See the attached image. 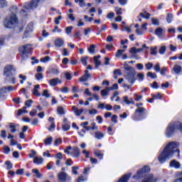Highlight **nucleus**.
Listing matches in <instances>:
<instances>
[{
  "label": "nucleus",
  "mask_w": 182,
  "mask_h": 182,
  "mask_svg": "<svg viewBox=\"0 0 182 182\" xmlns=\"http://www.w3.org/2000/svg\"><path fill=\"white\" fill-rule=\"evenodd\" d=\"M164 32L165 31L163 30V28L159 27L155 30V35L157 36H163V33H164Z\"/></svg>",
  "instance_id": "obj_24"
},
{
  "label": "nucleus",
  "mask_w": 182,
  "mask_h": 182,
  "mask_svg": "<svg viewBox=\"0 0 182 182\" xmlns=\"http://www.w3.org/2000/svg\"><path fill=\"white\" fill-rule=\"evenodd\" d=\"M139 15L141 16V18H144L145 19L150 18V14L146 11L141 12L139 14Z\"/></svg>",
  "instance_id": "obj_28"
},
{
  "label": "nucleus",
  "mask_w": 182,
  "mask_h": 182,
  "mask_svg": "<svg viewBox=\"0 0 182 182\" xmlns=\"http://www.w3.org/2000/svg\"><path fill=\"white\" fill-rule=\"evenodd\" d=\"M35 164H42L43 163V158L36 156L33 160Z\"/></svg>",
  "instance_id": "obj_26"
},
{
  "label": "nucleus",
  "mask_w": 182,
  "mask_h": 182,
  "mask_svg": "<svg viewBox=\"0 0 182 182\" xmlns=\"http://www.w3.org/2000/svg\"><path fill=\"white\" fill-rule=\"evenodd\" d=\"M31 48V45H25L23 46L20 47L19 52L21 53H29Z\"/></svg>",
  "instance_id": "obj_12"
},
{
  "label": "nucleus",
  "mask_w": 182,
  "mask_h": 182,
  "mask_svg": "<svg viewBox=\"0 0 182 182\" xmlns=\"http://www.w3.org/2000/svg\"><path fill=\"white\" fill-rule=\"evenodd\" d=\"M84 19H85V22H92V21H93L92 17H89L87 15L84 16Z\"/></svg>",
  "instance_id": "obj_55"
},
{
  "label": "nucleus",
  "mask_w": 182,
  "mask_h": 182,
  "mask_svg": "<svg viewBox=\"0 0 182 182\" xmlns=\"http://www.w3.org/2000/svg\"><path fill=\"white\" fill-rule=\"evenodd\" d=\"M8 92V87H4L0 90V96H4Z\"/></svg>",
  "instance_id": "obj_38"
},
{
  "label": "nucleus",
  "mask_w": 182,
  "mask_h": 182,
  "mask_svg": "<svg viewBox=\"0 0 182 182\" xmlns=\"http://www.w3.org/2000/svg\"><path fill=\"white\" fill-rule=\"evenodd\" d=\"M124 52V50H118L115 54V57L120 58L122 56V55H123Z\"/></svg>",
  "instance_id": "obj_47"
},
{
  "label": "nucleus",
  "mask_w": 182,
  "mask_h": 182,
  "mask_svg": "<svg viewBox=\"0 0 182 182\" xmlns=\"http://www.w3.org/2000/svg\"><path fill=\"white\" fill-rule=\"evenodd\" d=\"M6 166H7V170H11L12 168V164L9 161L5 162Z\"/></svg>",
  "instance_id": "obj_56"
},
{
  "label": "nucleus",
  "mask_w": 182,
  "mask_h": 182,
  "mask_svg": "<svg viewBox=\"0 0 182 182\" xmlns=\"http://www.w3.org/2000/svg\"><path fill=\"white\" fill-rule=\"evenodd\" d=\"M94 134H95V139H97V140H102V139H103V137H105V134L99 130L95 132L94 133Z\"/></svg>",
  "instance_id": "obj_16"
},
{
  "label": "nucleus",
  "mask_w": 182,
  "mask_h": 182,
  "mask_svg": "<svg viewBox=\"0 0 182 182\" xmlns=\"http://www.w3.org/2000/svg\"><path fill=\"white\" fill-rule=\"evenodd\" d=\"M87 59H89L88 57L81 58V63H82V65H84V66H86V65H87Z\"/></svg>",
  "instance_id": "obj_41"
},
{
  "label": "nucleus",
  "mask_w": 182,
  "mask_h": 182,
  "mask_svg": "<svg viewBox=\"0 0 182 182\" xmlns=\"http://www.w3.org/2000/svg\"><path fill=\"white\" fill-rule=\"evenodd\" d=\"M114 75H118L119 76H122V71L120 70V69H116L114 70Z\"/></svg>",
  "instance_id": "obj_63"
},
{
  "label": "nucleus",
  "mask_w": 182,
  "mask_h": 182,
  "mask_svg": "<svg viewBox=\"0 0 182 182\" xmlns=\"http://www.w3.org/2000/svg\"><path fill=\"white\" fill-rule=\"evenodd\" d=\"M175 153H177L178 156L180 155L178 144L176 141L169 142L165 146L163 151L159 153L158 161L163 164V163H166L167 160L171 159Z\"/></svg>",
  "instance_id": "obj_1"
},
{
  "label": "nucleus",
  "mask_w": 182,
  "mask_h": 182,
  "mask_svg": "<svg viewBox=\"0 0 182 182\" xmlns=\"http://www.w3.org/2000/svg\"><path fill=\"white\" fill-rule=\"evenodd\" d=\"M131 176H132L131 173L124 175L121 178H119L118 182H127L129 181V179L130 178Z\"/></svg>",
  "instance_id": "obj_18"
},
{
  "label": "nucleus",
  "mask_w": 182,
  "mask_h": 182,
  "mask_svg": "<svg viewBox=\"0 0 182 182\" xmlns=\"http://www.w3.org/2000/svg\"><path fill=\"white\" fill-rule=\"evenodd\" d=\"M8 6V2L6 0H0V8H6Z\"/></svg>",
  "instance_id": "obj_35"
},
{
  "label": "nucleus",
  "mask_w": 182,
  "mask_h": 182,
  "mask_svg": "<svg viewBox=\"0 0 182 182\" xmlns=\"http://www.w3.org/2000/svg\"><path fill=\"white\" fill-rule=\"evenodd\" d=\"M169 167H171L172 168L178 169V168H181V164H180V162L173 159L170 161Z\"/></svg>",
  "instance_id": "obj_11"
},
{
  "label": "nucleus",
  "mask_w": 182,
  "mask_h": 182,
  "mask_svg": "<svg viewBox=\"0 0 182 182\" xmlns=\"http://www.w3.org/2000/svg\"><path fill=\"white\" fill-rule=\"evenodd\" d=\"M16 23H18V17L15 14H9L5 18L4 21V27L7 28L8 29L14 28Z\"/></svg>",
  "instance_id": "obj_6"
},
{
  "label": "nucleus",
  "mask_w": 182,
  "mask_h": 182,
  "mask_svg": "<svg viewBox=\"0 0 182 182\" xmlns=\"http://www.w3.org/2000/svg\"><path fill=\"white\" fill-rule=\"evenodd\" d=\"M80 125L83 127V129H85L87 132H89V130H90V128L89 127H87V126H89L88 122H82Z\"/></svg>",
  "instance_id": "obj_33"
},
{
  "label": "nucleus",
  "mask_w": 182,
  "mask_h": 182,
  "mask_svg": "<svg viewBox=\"0 0 182 182\" xmlns=\"http://www.w3.org/2000/svg\"><path fill=\"white\" fill-rule=\"evenodd\" d=\"M96 48V46L92 44L90 46V48H88V51L90 52V53H92L95 54V49Z\"/></svg>",
  "instance_id": "obj_40"
},
{
  "label": "nucleus",
  "mask_w": 182,
  "mask_h": 182,
  "mask_svg": "<svg viewBox=\"0 0 182 182\" xmlns=\"http://www.w3.org/2000/svg\"><path fill=\"white\" fill-rule=\"evenodd\" d=\"M58 180L59 182L71 181L72 178L65 171L59 172L58 174Z\"/></svg>",
  "instance_id": "obj_7"
},
{
  "label": "nucleus",
  "mask_w": 182,
  "mask_h": 182,
  "mask_svg": "<svg viewBox=\"0 0 182 182\" xmlns=\"http://www.w3.org/2000/svg\"><path fill=\"white\" fill-rule=\"evenodd\" d=\"M75 4H78L81 8H83V6H86V2L85 0H75Z\"/></svg>",
  "instance_id": "obj_34"
},
{
  "label": "nucleus",
  "mask_w": 182,
  "mask_h": 182,
  "mask_svg": "<svg viewBox=\"0 0 182 182\" xmlns=\"http://www.w3.org/2000/svg\"><path fill=\"white\" fill-rule=\"evenodd\" d=\"M146 70H150L151 68H153V63H148L145 65Z\"/></svg>",
  "instance_id": "obj_57"
},
{
  "label": "nucleus",
  "mask_w": 182,
  "mask_h": 182,
  "mask_svg": "<svg viewBox=\"0 0 182 182\" xmlns=\"http://www.w3.org/2000/svg\"><path fill=\"white\" fill-rule=\"evenodd\" d=\"M19 79H21V80L20 81L21 85H23V82H25V80H26V76L23 75L22 74H20L18 75Z\"/></svg>",
  "instance_id": "obj_42"
},
{
  "label": "nucleus",
  "mask_w": 182,
  "mask_h": 182,
  "mask_svg": "<svg viewBox=\"0 0 182 182\" xmlns=\"http://www.w3.org/2000/svg\"><path fill=\"white\" fill-rule=\"evenodd\" d=\"M49 60H50V57L49 56L41 58V62L43 63H46V62H49Z\"/></svg>",
  "instance_id": "obj_49"
},
{
  "label": "nucleus",
  "mask_w": 182,
  "mask_h": 182,
  "mask_svg": "<svg viewBox=\"0 0 182 182\" xmlns=\"http://www.w3.org/2000/svg\"><path fill=\"white\" fill-rule=\"evenodd\" d=\"M23 113H28V110H26V107H23L22 109H18L17 112V116H21Z\"/></svg>",
  "instance_id": "obj_32"
},
{
  "label": "nucleus",
  "mask_w": 182,
  "mask_h": 182,
  "mask_svg": "<svg viewBox=\"0 0 182 182\" xmlns=\"http://www.w3.org/2000/svg\"><path fill=\"white\" fill-rule=\"evenodd\" d=\"M33 31V23H30L27 25L26 28V31L24 32V35L23 36V39L28 38V35L32 33Z\"/></svg>",
  "instance_id": "obj_9"
},
{
  "label": "nucleus",
  "mask_w": 182,
  "mask_h": 182,
  "mask_svg": "<svg viewBox=\"0 0 182 182\" xmlns=\"http://www.w3.org/2000/svg\"><path fill=\"white\" fill-rule=\"evenodd\" d=\"M59 83H62V80L59 78H53L49 81V85L50 86H56L59 85Z\"/></svg>",
  "instance_id": "obj_14"
},
{
  "label": "nucleus",
  "mask_w": 182,
  "mask_h": 182,
  "mask_svg": "<svg viewBox=\"0 0 182 182\" xmlns=\"http://www.w3.org/2000/svg\"><path fill=\"white\" fill-rule=\"evenodd\" d=\"M35 77H36V79H37V80H41L43 79V75H42V73H38L36 74Z\"/></svg>",
  "instance_id": "obj_54"
},
{
  "label": "nucleus",
  "mask_w": 182,
  "mask_h": 182,
  "mask_svg": "<svg viewBox=\"0 0 182 182\" xmlns=\"http://www.w3.org/2000/svg\"><path fill=\"white\" fill-rule=\"evenodd\" d=\"M124 102L126 103V105H134V101L133 100V98H130L129 100V97L127 96H125L123 97Z\"/></svg>",
  "instance_id": "obj_20"
},
{
  "label": "nucleus",
  "mask_w": 182,
  "mask_h": 182,
  "mask_svg": "<svg viewBox=\"0 0 182 182\" xmlns=\"http://www.w3.org/2000/svg\"><path fill=\"white\" fill-rule=\"evenodd\" d=\"M39 6V0H32L30 3L24 6L26 9H35Z\"/></svg>",
  "instance_id": "obj_8"
},
{
  "label": "nucleus",
  "mask_w": 182,
  "mask_h": 182,
  "mask_svg": "<svg viewBox=\"0 0 182 182\" xmlns=\"http://www.w3.org/2000/svg\"><path fill=\"white\" fill-rule=\"evenodd\" d=\"M94 154L97 157H98V159H100V160L103 159V154L102 152H100V151L94 152Z\"/></svg>",
  "instance_id": "obj_39"
},
{
  "label": "nucleus",
  "mask_w": 182,
  "mask_h": 182,
  "mask_svg": "<svg viewBox=\"0 0 182 182\" xmlns=\"http://www.w3.org/2000/svg\"><path fill=\"white\" fill-rule=\"evenodd\" d=\"M22 60H26L28 59V53H21Z\"/></svg>",
  "instance_id": "obj_61"
},
{
  "label": "nucleus",
  "mask_w": 182,
  "mask_h": 182,
  "mask_svg": "<svg viewBox=\"0 0 182 182\" xmlns=\"http://www.w3.org/2000/svg\"><path fill=\"white\" fill-rule=\"evenodd\" d=\"M73 154L74 157H79L80 156V151L77 146H75L73 149Z\"/></svg>",
  "instance_id": "obj_23"
},
{
  "label": "nucleus",
  "mask_w": 182,
  "mask_h": 182,
  "mask_svg": "<svg viewBox=\"0 0 182 182\" xmlns=\"http://www.w3.org/2000/svg\"><path fill=\"white\" fill-rule=\"evenodd\" d=\"M148 77H151V79H157V74L156 73H153L151 72H149L147 73Z\"/></svg>",
  "instance_id": "obj_37"
},
{
  "label": "nucleus",
  "mask_w": 182,
  "mask_h": 182,
  "mask_svg": "<svg viewBox=\"0 0 182 182\" xmlns=\"http://www.w3.org/2000/svg\"><path fill=\"white\" fill-rule=\"evenodd\" d=\"M166 53V46H163L159 48L160 55H164Z\"/></svg>",
  "instance_id": "obj_51"
},
{
  "label": "nucleus",
  "mask_w": 182,
  "mask_h": 182,
  "mask_svg": "<svg viewBox=\"0 0 182 182\" xmlns=\"http://www.w3.org/2000/svg\"><path fill=\"white\" fill-rule=\"evenodd\" d=\"M65 79L67 80H72V74L69 72L65 73Z\"/></svg>",
  "instance_id": "obj_50"
},
{
  "label": "nucleus",
  "mask_w": 182,
  "mask_h": 182,
  "mask_svg": "<svg viewBox=\"0 0 182 182\" xmlns=\"http://www.w3.org/2000/svg\"><path fill=\"white\" fill-rule=\"evenodd\" d=\"M124 69L126 73L125 79L129 82V83L133 85L136 80V70H134V68L129 65L127 62L124 63Z\"/></svg>",
  "instance_id": "obj_4"
},
{
  "label": "nucleus",
  "mask_w": 182,
  "mask_h": 182,
  "mask_svg": "<svg viewBox=\"0 0 182 182\" xmlns=\"http://www.w3.org/2000/svg\"><path fill=\"white\" fill-rule=\"evenodd\" d=\"M9 127L11 129V133H15L16 132V125L15 124L11 123Z\"/></svg>",
  "instance_id": "obj_36"
},
{
  "label": "nucleus",
  "mask_w": 182,
  "mask_h": 182,
  "mask_svg": "<svg viewBox=\"0 0 182 182\" xmlns=\"http://www.w3.org/2000/svg\"><path fill=\"white\" fill-rule=\"evenodd\" d=\"M178 130L182 133V123L179 121L171 122L166 128V134L168 137H171L174 134V132Z\"/></svg>",
  "instance_id": "obj_5"
},
{
  "label": "nucleus",
  "mask_w": 182,
  "mask_h": 182,
  "mask_svg": "<svg viewBox=\"0 0 182 182\" xmlns=\"http://www.w3.org/2000/svg\"><path fill=\"white\" fill-rule=\"evenodd\" d=\"M109 92H110V87H107L105 89L101 90V95L105 97L109 95Z\"/></svg>",
  "instance_id": "obj_27"
},
{
  "label": "nucleus",
  "mask_w": 182,
  "mask_h": 182,
  "mask_svg": "<svg viewBox=\"0 0 182 182\" xmlns=\"http://www.w3.org/2000/svg\"><path fill=\"white\" fill-rule=\"evenodd\" d=\"M60 92H62V93H69V87H63L61 88Z\"/></svg>",
  "instance_id": "obj_58"
},
{
  "label": "nucleus",
  "mask_w": 182,
  "mask_h": 182,
  "mask_svg": "<svg viewBox=\"0 0 182 182\" xmlns=\"http://www.w3.org/2000/svg\"><path fill=\"white\" fill-rule=\"evenodd\" d=\"M23 27H22L21 26H16L14 28V33H21V32H23Z\"/></svg>",
  "instance_id": "obj_25"
},
{
  "label": "nucleus",
  "mask_w": 182,
  "mask_h": 182,
  "mask_svg": "<svg viewBox=\"0 0 182 182\" xmlns=\"http://www.w3.org/2000/svg\"><path fill=\"white\" fill-rule=\"evenodd\" d=\"M62 129L64 132H68V130H69V129H70V125H69L68 124H65L63 125Z\"/></svg>",
  "instance_id": "obj_52"
},
{
  "label": "nucleus",
  "mask_w": 182,
  "mask_h": 182,
  "mask_svg": "<svg viewBox=\"0 0 182 182\" xmlns=\"http://www.w3.org/2000/svg\"><path fill=\"white\" fill-rule=\"evenodd\" d=\"M143 51V48H136L135 47L131 48L130 53L133 55H136V53H139L140 52Z\"/></svg>",
  "instance_id": "obj_22"
},
{
  "label": "nucleus",
  "mask_w": 182,
  "mask_h": 182,
  "mask_svg": "<svg viewBox=\"0 0 182 182\" xmlns=\"http://www.w3.org/2000/svg\"><path fill=\"white\" fill-rule=\"evenodd\" d=\"M90 128V130H95L96 132L99 130V128L97 127V126L96 125V123L95 122H92L91 124V127Z\"/></svg>",
  "instance_id": "obj_48"
},
{
  "label": "nucleus",
  "mask_w": 182,
  "mask_h": 182,
  "mask_svg": "<svg viewBox=\"0 0 182 182\" xmlns=\"http://www.w3.org/2000/svg\"><path fill=\"white\" fill-rule=\"evenodd\" d=\"M53 141V138L52 136H50L44 140V144L49 145L52 144V142Z\"/></svg>",
  "instance_id": "obj_31"
},
{
  "label": "nucleus",
  "mask_w": 182,
  "mask_h": 182,
  "mask_svg": "<svg viewBox=\"0 0 182 182\" xmlns=\"http://www.w3.org/2000/svg\"><path fill=\"white\" fill-rule=\"evenodd\" d=\"M15 68L14 65H6L4 69V75L5 77L6 83H9L10 85H15L16 82L15 78Z\"/></svg>",
  "instance_id": "obj_3"
},
{
  "label": "nucleus",
  "mask_w": 182,
  "mask_h": 182,
  "mask_svg": "<svg viewBox=\"0 0 182 182\" xmlns=\"http://www.w3.org/2000/svg\"><path fill=\"white\" fill-rule=\"evenodd\" d=\"M32 173L36 174V177H37V178H42V174L39 173V170L34 168L32 170Z\"/></svg>",
  "instance_id": "obj_30"
},
{
  "label": "nucleus",
  "mask_w": 182,
  "mask_h": 182,
  "mask_svg": "<svg viewBox=\"0 0 182 182\" xmlns=\"http://www.w3.org/2000/svg\"><path fill=\"white\" fill-rule=\"evenodd\" d=\"M57 112L58 113V114H65V109H63V107H58L57 109Z\"/></svg>",
  "instance_id": "obj_44"
},
{
  "label": "nucleus",
  "mask_w": 182,
  "mask_h": 182,
  "mask_svg": "<svg viewBox=\"0 0 182 182\" xmlns=\"http://www.w3.org/2000/svg\"><path fill=\"white\" fill-rule=\"evenodd\" d=\"M91 76L92 75L89 73V70H86L85 74L80 78V82H87Z\"/></svg>",
  "instance_id": "obj_13"
},
{
  "label": "nucleus",
  "mask_w": 182,
  "mask_h": 182,
  "mask_svg": "<svg viewBox=\"0 0 182 182\" xmlns=\"http://www.w3.org/2000/svg\"><path fill=\"white\" fill-rule=\"evenodd\" d=\"M176 177H181V178L175 180L174 182H182V171H178L176 173Z\"/></svg>",
  "instance_id": "obj_29"
},
{
  "label": "nucleus",
  "mask_w": 182,
  "mask_h": 182,
  "mask_svg": "<svg viewBox=\"0 0 182 182\" xmlns=\"http://www.w3.org/2000/svg\"><path fill=\"white\" fill-rule=\"evenodd\" d=\"M86 180H87V178H85V176H80V177L77 178V182H82V181H86Z\"/></svg>",
  "instance_id": "obj_64"
},
{
  "label": "nucleus",
  "mask_w": 182,
  "mask_h": 182,
  "mask_svg": "<svg viewBox=\"0 0 182 182\" xmlns=\"http://www.w3.org/2000/svg\"><path fill=\"white\" fill-rule=\"evenodd\" d=\"M73 110L75 114V116H80V114L83 113V109H79L77 107H76V106H73Z\"/></svg>",
  "instance_id": "obj_19"
},
{
  "label": "nucleus",
  "mask_w": 182,
  "mask_h": 182,
  "mask_svg": "<svg viewBox=\"0 0 182 182\" xmlns=\"http://www.w3.org/2000/svg\"><path fill=\"white\" fill-rule=\"evenodd\" d=\"M54 45L56 48H62L65 45V41L62 38H57L54 41Z\"/></svg>",
  "instance_id": "obj_15"
},
{
  "label": "nucleus",
  "mask_w": 182,
  "mask_h": 182,
  "mask_svg": "<svg viewBox=\"0 0 182 182\" xmlns=\"http://www.w3.org/2000/svg\"><path fill=\"white\" fill-rule=\"evenodd\" d=\"M150 167L145 166L139 169L136 174L133 176L135 180H141V182H156L157 179L153 177L152 174H149Z\"/></svg>",
  "instance_id": "obj_2"
},
{
  "label": "nucleus",
  "mask_w": 182,
  "mask_h": 182,
  "mask_svg": "<svg viewBox=\"0 0 182 182\" xmlns=\"http://www.w3.org/2000/svg\"><path fill=\"white\" fill-rule=\"evenodd\" d=\"M166 21H167L168 23H171V21H173V14H168L167 17H166Z\"/></svg>",
  "instance_id": "obj_43"
},
{
  "label": "nucleus",
  "mask_w": 182,
  "mask_h": 182,
  "mask_svg": "<svg viewBox=\"0 0 182 182\" xmlns=\"http://www.w3.org/2000/svg\"><path fill=\"white\" fill-rule=\"evenodd\" d=\"M4 153H5V154H9V153H11V149L8 146H5L4 147Z\"/></svg>",
  "instance_id": "obj_53"
},
{
  "label": "nucleus",
  "mask_w": 182,
  "mask_h": 182,
  "mask_svg": "<svg viewBox=\"0 0 182 182\" xmlns=\"http://www.w3.org/2000/svg\"><path fill=\"white\" fill-rule=\"evenodd\" d=\"M172 70L176 73V75H178V73H181V65H175L172 69Z\"/></svg>",
  "instance_id": "obj_21"
},
{
  "label": "nucleus",
  "mask_w": 182,
  "mask_h": 182,
  "mask_svg": "<svg viewBox=\"0 0 182 182\" xmlns=\"http://www.w3.org/2000/svg\"><path fill=\"white\" fill-rule=\"evenodd\" d=\"M97 109H100V110H108V112H110L113 109V107L111 105L109 104H105V103H101L98 105Z\"/></svg>",
  "instance_id": "obj_10"
},
{
  "label": "nucleus",
  "mask_w": 182,
  "mask_h": 182,
  "mask_svg": "<svg viewBox=\"0 0 182 182\" xmlns=\"http://www.w3.org/2000/svg\"><path fill=\"white\" fill-rule=\"evenodd\" d=\"M146 109L144 107H139L138 109H136V113H140V114H143L145 112Z\"/></svg>",
  "instance_id": "obj_46"
},
{
  "label": "nucleus",
  "mask_w": 182,
  "mask_h": 182,
  "mask_svg": "<svg viewBox=\"0 0 182 182\" xmlns=\"http://www.w3.org/2000/svg\"><path fill=\"white\" fill-rule=\"evenodd\" d=\"M24 171H25V170L23 168H20V169L16 171V173L18 176H22L23 174Z\"/></svg>",
  "instance_id": "obj_59"
},
{
  "label": "nucleus",
  "mask_w": 182,
  "mask_h": 182,
  "mask_svg": "<svg viewBox=\"0 0 182 182\" xmlns=\"http://www.w3.org/2000/svg\"><path fill=\"white\" fill-rule=\"evenodd\" d=\"M117 15H122V8L120 7H115L114 8Z\"/></svg>",
  "instance_id": "obj_62"
},
{
  "label": "nucleus",
  "mask_w": 182,
  "mask_h": 182,
  "mask_svg": "<svg viewBox=\"0 0 182 182\" xmlns=\"http://www.w3.org/2000/svg\"><path fill=\"white\" fill-rule=\"evenodd\" d=\"M73 29V26H68V27L65 28V33L67 35H70V33H72Z\"/></svg>",
  "instance_id": "obj_45"
},
{
  "label": "nucleus",
  "mask_w": 182,
  "mask_h": 182,
  "mask_svg": "<svg viewBox=\"0 0 182 182\" xmlns=\"http://www.w3.org/2000/svg\"><path fill=\"white\" fill-rule=\"evenodd\" d=\"M136 76H137L139 80H144V74L138 73Z\"/></svg>",
  "instance_id": "obj_60"
},
{
  "label": "nucleus",
  "mask_w": 182,
  "mask_h": 182,
  "mask_svg": "<svg viewBox=\"0 0 182 182\" xmlns=\"http://www.w3.org/2000/svg\"><path fill=\"white\" fill-rule=\"evenodd\" d=\"M39 87H41V86L39 85H36L34 86L33 90V95H34V96H37V97H41V93H39V91L38 90Z\"/></svg>",
  "instance_id": "obj_17"
}]
</instances>
